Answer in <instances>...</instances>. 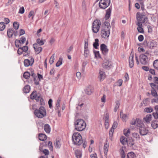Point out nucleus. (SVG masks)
<instances>
[{"label":"nucleus","mask_w":158,"mask_h":158,"mask_svg":"<svg viewBox=\"0 0 158 158\" xmlns=\"http://www.w3.org/2000/svg\"><path fill=\"white\" fill-rule=\"evenodd\" d=\"M137 19L138 22L136 23V24L138 26L137 31L140 33H144V31L142 28V24L143 23L146 25L149 24V23L148 22V18L144 15L140 14L139 12H138L137 14Z\"/></svg>","instance_id":"nucleus-1"},{"label":"nucleus","mask_w":158,"mask_h":158,"mask_svg":"<svg viewBox=\"0 0 158 158\" xmlns=\"http://www.w3.org/2000/svg\"><path fill=\"white\" fill-rule=\"evenodd\" d=\"M75 129L78 131H81L85 129L86 124L84 120L78 119L75 121L74 123Z\"/></svg>","instance_id":"nucleus-2"},{"label":"nucleus","mask_w":158,"mask_h":158,"mask_svg":"<svg viewBox=\"0 0 158 158\" xmlns=\"http://www.w3.org/2000/svg\"><path fill=\"white\" fill-rule=\"evenodd\" d=\"M73 144L75 145H80L83 143V140L81 135L78 132L74 133L72 137Z\"/></svg>","instance_id":"nucleus-3"},{"label":"nucleus","mask_w":158,"mask_h":158,"mask_svg":"<svg viewBox=\"0 0 158 158\" xmlns=\"http://www.w3.org/2000/svg\"><path fill=\"white\" fill-rule=\"evenodd\" d=\"M34 113L36 117L39 118H42L46 115V109L43 106H40L38 109H35Z\"/></svg>","instance_id":"nucleus-4"},{"label":"nucleus","mask_w":158,"mask_h":158,"mask_svg":"<svg viewBox=\"0 0 158 158\" xmlns=\"http://www.w3.org/2000/svg\"><path fill=\"white\" fill-rule=\"evenodd\" d=\"M101 25L100 20L98 19L95 20L92 23V30L94 33H97L99 31Z\"/></svg>","instance_id":"nucleus-5"},{"label":"nucleus","mask_w":158,"mask_h":158,"mask_svg":"<svg viewBox=\"0 0 158 158\" xmlns=\"http://www.w3.org/2000/svg\"><path fill=\"white\" fill-rule=\"evenodd\" d=\"M110 3V0H100L99 6L100 8L104 9L109 6Z\"/></svg>","instance_id":"nucleus-6"},{"label":"nucleus","mask_w":158,"mask_h":158,"mask_svg":"<svg viewBox=\"0 0 158 158\" xmlns=\"http://www.w3.org/2000/svg\"><path fill=\"white\" fill-rule=\"evenodd\" d=\"M41 94L40 93H37L36 90L33 91L31 94L30 96L31 99L32 100H35L37 102L40 101L41 98Z\"/></svg>","instance_id":"nucleus-7"},{"label":"nucleus","mask_w":158,"mask_h":158,"mask_svg":"<svg viewBox=\"0 0 158 158\" xmlns=\"http://www.w3.org/2000/svg\"><path fill=\"white\" fill-rule=\"evenodd\" d=\"M110 30H108L106 29L105 27L102 28V29L101 30V37L104 39H107L109 36L110 35Z\"/></svg>","instance_id":"nucleus-8"},{"label":"nucleus","mask_w":158,"mask_h":158,"mask_svg":"<svg viewBox=\"0 0 158 158\" xmlns=\"http://www.w3.org/2000/svg\"><path fill=\"white\" fill-rule=\"evenodd\" d=\"M100 50L102 55L104 56L105 57H106L107 56L109 51L107 46L105 44H102L100 45Z\"/></svg>","instance_id":"nucleus-9"},{"label":"nucleus","mask_w":158,"mask_h":158,"mask_svg":"<svg viewBox=\"0 0 158 158\" xmlns=\"http://www.w3.org/2000/svg\"><path fill=\"white\" fill-rule=\"evenodd\" d=\"M131 124L132 125H135L139 127V128L144 126L143 121L139 118H136L135 120L132 121Z\"/></svg>","instance_id":"nucleus-10"},{"label":"nucleus","mask_w":158,"mask_h":158,"mask_svg":"<svg viewBox=\"0 0 158 158\" xmlns=\"http://www.w3.org/2000/svg\"><path fill=\"white\" fill-rule=\"evenodd\" d=\"M105 60L102 64V67L107 70H109L112 65L111 62L110 61L106 60V58L105 57Z\"/></svg>","instance_id":"nucleus-11"},{"label":"nucleus","mask_w":158,"mask_h":158,"mask_svg":"<svg viewBox=\"0 0 158 158\" xmlns=\"http://www.w3.org/2000/svg\"><path fill=\"white\" fill-rule=\"evenodd\" d=\"M143 44L146 47H148L150 48L153 49L154 47H156L157 45L156 43L152 41L148 42L145 40L143 43Z\"/></svg>","instance_id":"nucleus-12"},{"label":"nucleus","mask_w":158,"mask_h":158,"mask_svg":"<svg viewBox=\"0 0 158 158\" xmlns=\"http://www.w3.org/2000/svg\"><path fill=\"white\" fill-rule=\"evenodd\" d=\"M139 60L142 64L146 65L148 63V57L147 55L144 54H141L139 56Z\"/></svg>","instance_id":"nucleus-13"},{"label":"nucleus","mask_w":158,"mask_h":158,"mask_svg":"<svg viewBox=\"0 0 158 158\" xmlns=\"http://www.w3.org/2000/svg\"><path fill=\"white\" fill-rule=\"evenodd\" d=\"M139 130V133L142 136H144L146 135L149 132L148 129L145 126H143L140 127L138 128Z\"/></svg>","instance_id":"nucleus-14"},{"label":"nucleus","mask_w":158,"mask_h":158,"mask_svg":"<svg viewBox=\"0 0 158 158\" xmlns=\"http://www.w3.org/2000/svg\"><path fill=\"white\" fill-rule=\"evenodd\" d=\"M26 40V38L24 36H22L20 40L16 39L15 41V45L16 47L19 48L20 46L19 44H23L24 43Z\"/></svg>","instance_id":"nucleus-15"},{"label":"nucleus","mask_w":158,"mask_h":158,"mask_svg":"<svg viewBox=\"0 0 158 158\" xmlns=\"http://www.w3.org/2000/svg\"><path fill=\"white\" fill-rule=\"evenodd\" d=\"M19 48L17 50V53L19 55L22 54L23 52H27L28 49V47L26 45L22 47H19Z\"/></svg>","instance_id":"nucleus-16"},{"label":"nucleus","mask_w":158,"mask_h":158,"mask_svg":"<svg viewBox=\"0 0 158 158\" xmlns=\"http://www.w3.org/2000/svg\"><path fill=\"white\" fill-rule=\"evenodd\" d=\"M34 62V58L31 57V60H30L28 59H25L24 61V64L25 67H27L30 65H32Z\"/></svg>","instance_id":"nucleus-17"},{"label":"nucleus","mask_w":158,"mask_h":158,"mask_svg":"<svg viewBox=\"0 0 158 158\" xmlns=\"http://www.w3.org/2000/svg\"><path fill=\"white\" fill-rule=\"evenodd\" d=\"M105 78V72L102 69L99 70V75L98 78L100 81H103Z\"/></svg>","instance_id":"nucleus-18"},{"label":"nucleus","mask_w":158,"mask_h":158,"mask_svg":"<svg viewBox=\"0 0 158 158\" xmlns=\"http://www.w3.org/2000/svg\"><path fill=\"white\" fill-rule=\"evenodd\" d=\"M33 47L37 54L40 53L42 50V48L41 47H39L36 43L33 44Z\"/></svg>","instance_id":"nucleus-19"},{"label":"nucleus","mask_w":158,"mask_h":158,"mask_svg":"<svg viewBox=\"0 0 158 158\" xmlns=\"http://www.w3.org/2000/svg\"><path fill=\"white\" fill-rule=\"evenodd\" d=\"M152 115L151 114H148L143 119V121L144 123H149L152 120Z\"/></svg>","instance_id":"nucleus-20"},{"label":"nucleus","mask_w":158,"mask_h":158,"mask_svg":"<svg viewBox=\"0 0 158 158\" xmlns=\"http://www.w3.org/2000/svg\"><path fill=\"white\" fill-rule=\"evenodd\" d=\"M127 144L130 147H132L135 144L134 140L131 137L127 138Z\"/></svg>","instance_id":"nucleus-21"},{"label":"nucleus","mask_w":158,"mask_h":158,"mask_svg":"<svg viewBox=\"0 0 158 158\" xmlns=\"http://www.w3.org/2000/svg\"><path fill=\"white\" fill-rule=\"evenodd\" d=\"M111 9L112 8L110 7L106 10V12L105 18L106 20H107L110 18V16Z\"/></svg>","instance_id":"nucleus-22"},{"label":"nucleus","mask_w":158,"mask_h":158,"mask_svg":"<svg viewBox=\"0 0 158 158\" xmlns=\"http://www.w3.org/2000/svg\"><path fill=\"white\" fill-rule=\"evenodd\" d=\"M93 92V89L91 85H89L85 89V93L88 95H90Z\"/></svg>","instance_id":"nucleus-23"},{"label":"nucleus","mask_w":158,"mask_h":158,"mask_svg":"<svg viewBox=\"0 0 158 158\" xmlns=\"http://www.w3.org/2000/svg\"><path fill=\"white\" fill-rule=\"evenodd\" d=\"M151 126L154 129H155L158 127V121L156 120H153L151 122Z\"/></svg>","instance_id":"nucleus-24"},{"label":"nucleus","mask_w":158,"mask_h":158,"mask_svg":"<svg viewBox=\"0 0 158 158\" xmlns=\"http://www.w3.org/2000/svg\"><path fill=\"white\" fill-rule=\"evenodd\" d=\"M127 138H126L125 137L122 136L120 138V141L121 143L123 145H125L127 144Z\"/></svg>","instance_id":"nucleus-25"},{"label":"nucleus","mask_w":158,"mask_h":158,"mask_svg":"<svg viewBox=\"0 0 158 158\" xmlns=\"http://www.w3.org/2000/svg\"><path fill=\"white\" fill-rule=\"evenodd\" d=\"M44 129L45 131L47 133H49L51 131V127L48 124H45L44 127Z\"/></svg>","instance_id":"nucleus-26"},{"label":"nucleus","mask_w":158,"mask_h":158,"mask_svg":"<svg viewBox=\"0 0 158 158\" xmlns=\"http://www.w3.org/2000/svg\"><path fill=\"white\" fill-rule=\"evenodd\" d=\"M39 139L40 140L44 141L47 139V136L44 134L40 133L39 135Z\"/></svg>","instance_id":"nucleus-27"},{"label":"nucleus","mask_w":158,"mask_h":158,"mask_svg":"<svg viewBox=\"0 0 158 158\" xmlns=\"http://www.w3.org/2000/svg\"><path fill=\"white\" fill-rule=\"evenodd\" d=\"M7 34L9 38L11 37L13 34V28H10L7 31Z\"/></svg>","instance_id":"nucleus-28"},{"label":"nucleus","mask_w":158,"mask_h":158,"mask_svg":"<svg viewBox=\"0 0 158 158\" xmlns=\"http://www.w3.org/2000/svg\"><path fill=\"white\" fill-rule=\"evenodd\" d=\"M30 90V86L29 85H27L23 88V91L24 93H28Z\"/></svg>","instance_id":"nucleus-29"},{"label":"nucleus","mask_w":158,"mask_h":158,"mask_svg":"<svg viewBox=\"0 0 158 158\" xmlns=\"http://www.w3.org/2000/svg\"><path fill=\"white\" fill-rule=\"evenodd\" d=\"M127 157V158H136V154L133 152H131L128 153Z\"/></svg>","instance_id":"nucleus-30"},{"label":"nucleus","mask_w":158,"mask_h":158,"mask_svg":"<svg viewBox=\"0 0 158 158\" xmlns=\"http://www.w3.org/2000/svg\"><path fill=\"white\" fill-rule=\"evenodd\" d=\"M108 147L109 145L107 142L106 141L105 143L104 146V151L105 154H107V152L108 151Z\"/></svg>","instance_id":"nucleus-31"},{"label":"nucleus","mask_w":158,"mask_h":158,"mask_svg":"<svg viewBox=\"0 0 158 158\" xmlns=\"http://www.w3.org/2000/svg\"><path fill=\"white\" fill-rule=\"evenodd\" d=\"M153 110L152 107H146L144 109V112L150 113L153 111Z\"/></svg>","instance_id":"nucleus-32"},{"label":"nucleus","mask_w":158,"mask_h":158,"mask_svg":"<svg viewBox=\"0 0 158 158\" xmlns=\"http://www.w3.org/2000/svg\"><path fill=\"white\" fill-rule=\"evenodd\" d=\"M99 40L98 39H96L95 40V42L93 43V46L94 47L97 49L98 48V47L99 46Z\"/></svg>","instance_id":"nucleus-33"},{"label":"nucleus","mask_w":158,"mask_h":158,"mask_svg":"<svg viewBox=\"0 0 158 158\" xmlns=\"http://www.w3.org/2000/svg\"><path fill=\"white\" fill-rule=\"evenodd\" d=\"M104 25L103 26V28L105 27L106 29H108V30H110L111 26L109 23L105 21L104 23Z\"/></svg>","instance_id":"nucleus-34"},{"label":"nucleus","mask_w":158,"mask_h":158,"mask_svg":"<svg viewBox=\"0 0 158 158\" xmlns=\"http://www.w3.org/2000/svg\"><path fill=\"white\" fill-rule=\"evenodd\" d=\"M149 85L152 88L151 89L158 90V85H156L154 83H150Z\"/></svg>","instance_id":"nucleus-35"},{"label":"nucleus","mask_w":158,"mask_h":158,"mask_svg":"<svg viewBox=\"0 0 158 158\" xmlns=\"http://www.w3.org/2000/svg\"><path fill=\"white\" fill-rule=\"evenodd\" d=\"M132 136L137 140H139L140 139V136L139 134L137 133H133L132 134Z\"/></svg>","instance_id":"nucleus-36"},{"label":"nucleus","mask_w":158,"mask_h":158,"mask_svg":"<svg viewBox=\"0 0 158 158\" xmlns=\"http://www.w3.org/2000/svg\"><path fill=\"white\" fill-rule=\"evenodd\" d=\"M120 105V102L119 101H117L116 102V105H115L114 111L115 112H116L118 109Z\"/></svg>","instance_id":"nucleus-37"},{"label":"nucleus","mask_w":158,"mask_h":158,"mask_svg":"<svg viewBox=\"0 0 158 158\" xmlns=\"http://www.w3.org/2000/svg\"><path fill=\"white\" fill-rule=\"evenodd\" d=\"M6 27L5 23L4 22H0V31L4 30Z\"/></svg>","instance_id":"nucleus-38"},{"label":"nucleus","mask_w":158,"mask_h":158,"mask_svg":"<svg viewBox=\"0 0 158 158\" xmlns=\"http://www.w3.org/2000/svg\"><path fill=\"white\" fill-rule=\"evenodd\" d=\"M30 75L31 74L29 72H26L24 73L23 77L25 78L28 79L29 78Z\"/></svg>","instance_id":"nucleus-39"},{"label":"nucleus","mask_w":158,"mask_h":158,"mask_svg":"<svg viewBox=\"0 0 158 158\" xmlns=\"http://www.w3.org/2000/svg\"><path fill=\"white\" fill-rule=\"evenodd\" d=\"M62 58L61 57H60L58 61L56 64V66L57 67H59L60 65L62 64Z\"/></svg>","instance_id":"nucleus-40"},{"label":"nucleus","mask_w":158,"mask_h":158,"mask_svg":"<svg viewBox=\"0 0 158 158\" xmlns=\"http://www.w3.org/2000/svg\"><path fill=\"white\" fill-rule=\"evenodd\" d=\"M150 99L148 98H146L143 100V103L145 106H147L149 104Z\"/></svg>","instance_id":"nucleus-41"},{"label":"nucleus","mask_w":158,"mask_h":158,"mask_svg":"<svg viewBox=\"0 0 158 158\" xmlns=\"http://www.w3.org/2000/svg\"><path fill=\"white\" fill-rule=\"evenodd\" d=\"M76 156L77 158H81L82 156L81 153L80 151H76L75 152Z\"/></svg>","instance_id":"nucleus-42"},{"label":"nucleus","mask_w":158,"mask_h":158,"mask_svg":"<svg viewBox=\"0 0 158 158\" xmlns=\"http://www.w3.org/2000/svg\"><path fill=\"white\" fill-rule=\"evenodd\" d=\"M151 94L153 97H156L158 96V95L156 91L155 90H151Z\"/></svg>","instance_id":"nucleus-43"},{"label":"nucleus","mask_w":158,"mask_h":158,"mask_svg":"<svg viewBox=\"0 0 158 158\" xmlns=\"http://www.w3.org/2000/svg\"><path fill=\"white\" fill-rule=\"evenodd\" d=\"M55 146L56 148H59L61 146V144L59 140H56V142L55 143Z\"/></svg>","instance_id":"nucleus-44"},{"label":"nucleus","mask_w":158,"mask_h":158,"mask_svg":"<svg viewBox=\"0 0 158 158\" xmlns=\"http://www.w3.org/2000/svg\"><path fill=\"white\" fill-rule=\"evenodd\" d=\"M153 66L154 68L157 69H158V60H155L153 62Z\"/></svg>","instance_id":"nucleus-45"},{"label":"nucleus","mask_w":158,"mask_h":158,"mask_svg":"<svg viewBox=\"0 0 158 158\" xmlns=\"http://www.w3.org/2000/svg\"><path fill=\"white\" fill-rule=\"evenodd\" d=\"M36 42L40 45L41 46L44 44V42L42 40H40V38L37 39Z\"/></svg>","instance_id":"nucleus-46"},{"label":"nucleus","mask_w":158,"mask_h":158,"mask_svg":"<svg viewBox=\"0 0 158 158\" xmlns=\"http://www.w3.org/2000/svg\"><path fill=\"white\" fill-rule=\"evenodd\" d=\"M13 27L15 30H17L19 27V24L18 23L16 22H15L13 24Z\"/></svg>","instance_id":"nucleus-47"},{"label":"nucleus","mask_w":158,"mask_h":158,"mask_svg":"<svg viewBox=\"0 0 158 158\" xmlns=\"http://www.w3.org/2000/svg\"><path fill=\"white\" fill-rule=\"evenodd\" d=\"M120 116L123 120H125L127 117L126 114H123L122 112H121L120 113Z\"/></svg>","instance_id":"nucleus-48"},{"label":"nucleus","mask_w":158,"mask_h":158,"mask_svg":"<svg viewBox=\"0 0 158 158\" xmlns=\"http://www.w3.org/2000/svg\"><path fill=\"white\" fill-rule=\"evenodd\" d=\"M130 133V130L129 129L128 130L125 129L124 130V134L126 137L128 136V134Z\"/></svg>","instance_id":"nucleus-49"},{"label":"nucleus","mask_w":158,"mask_h":158,"mask_svg":"<svg viewBox=\"0 0 158 158\" xmlns=\"http://www.w3.org/2000/svg\"><path fill=\"white\" fill-rule=\"evenodd\" d=\"M94 52L95 54V56L96 57H98L99 58H101V56L99 51L94 50Z\"/></svg>","instance_id":"nucleus-50"},{"label":"nucleus","mask_w":158,"mask_h":158,"mask_svg":"<svg viewBox=\"0 0 158 158\" xmlns=\"http://www.w3.org/2000/svg\"><path fill=\"white\" fill-rule=\"evenodd\" d=\"M54 56H55V54H53L51 57V58L49 60V62L50 64H52L54 61Z\"/></svg>","instance_id":"nucleus-51"},{"label":"nucleus","mask_w":158,"mask_h":158,"mask_svg":"<svg viewBox=\"0 0 158 158\" xmlns=\"http://www.w3.org/2000/svg\"><path fill=\"white\" fill-rule=\"evenodd\" d=\"M152 103H156L158 104V97H155L151 100Z\"/></svg>","instance_id":"nucleus-52"},{"label":"nucleus","mask_w":158,"mask_h":158,"mask_svg":"<svg viewBox=\"0 0 158 158\" xmlns=\"http://www.w3.org/2000/svg\"><path fill=\"white\" fill-rule=\"evenodd\" d=\"M60 100L59 99H58L56 103V109H58L59 107H60Z\"/></svg>","instance_id":"nucleus-53"},{"label":"nucleus","mask_w":158,"mask_h":158,"mask_svg":"<svg viewBox=\"0 0 158 158\" xmlns=\"http://www.w3.org/2000/svg\"><path fill=\"white\" fill-rule=\"evenodd\" d=\"M134 54H132V52L131 53L129 57V61H132L134 62Z\"/></svg>","instance_id":"nucleus-54"},{"label":"nucleus","mask_w":158,"mask_h":158,"mask_svg":"<svg viewBox=\"0 0 158 158\" xmlns=\"http://www.w3.org/2000/svg\"><path fill=\"white\" fill-rule=\"evenodd\" d=\"M89 51L88 49H85L84 50V56L85 57H86L89 54Z\"/></svg>","instance_id":"nucleus-55"},{"label":"nucleus","mask_w":158,"mask_h":158,"mask_svg":"<svg viewBox=\"0 0 158 158\" xmlns=\"http://www.w3.org/2000/svg\"><path fill=\"white\" fill-rule=\"evenodd\" d=\"M105 118V123H109V115L107 113L106 114Z\"/></svg>","instance_id":"nucleus-56"},{"label":"nucleus","mask_w":158,"mask_h":158,"mask_svg":"<svg viewBox=\"0 0 158 158\" xmlns=\"http://www.w3.org/2000/svg\"><path fill=\"white\" fill-rule=\"evenodd\" d=\"M42 152L45 154V156H48L49 154V152L48 150L44 149L43 150Z\"/></svg>","instance_id":"nucleus-57"},{"label":"nucleus","mask_w":158,"mask_h":158,"mask_svg":"<svg viewBox=\"0 0 158 158\" xmlns=\"http://www.w3.org/2000/svg\"><path fill=\"white\" fill-rule=\"evenodd\" d=\"M48 145L49 146V148L52 151L53 150V148L52 146V143L51 141H49L48 143Z\"/></svg>","instance_id":"nucleus-58"},{"label":"nucleus","mask_w":158,"mask_h":158,"mask_svg":"<svg viewBox=\"0 0 158 158\" xmlns=\"http://www.w3.org/2000/svg\"><path fill=\"white\" fill-rule=\"evenodd\" d=\"M147 26V27L148 28V32L149 33H151L152 32V27L150 26L149 24H148Z\"/></svg>","instance_id":"nucleus-59"},{"label":"nucleus","mask_w":158,"mask_h":158,"mask_svg":"<svg viewBox=\"0 0 158 158\" xmlns=\"http://www.w3.org/2000/svg\"><path fill=\"white\" fill-rule=\"evenodd\" d=\"M34 13V12L33 11H32V10L29 13L28 16V17L29 18H30L31 16H33L32 18V19H33V18Z\"/></svg>","instance_id":"nucleus-60"},{"label":"nucleus","mask_w":158,"mask_h":158,"mask_svg":"<svg viewBox=\"0 0 158 158\" xmlns=\"http://www.w3.org/2000/svg\"><path fill=\"white\" fill-rule=\"evenodd\" d=\"M31 76H32L33 78V80L34 79H35L37 78V77L36 76V75L35 74H34L33 73V71H31Z\"/></svg>","instance_id":"nucleus-61"},{"label":"nucleus","mask_w":158,"mask_h":158,"mask_svg":"<svg viewBox=\"0 0 158 158\" xmlns=\"http://www.w3.org/2000/svg\"><path fill=\"white\" fill-rule=\"evenodd\" d=\"M19 36H20L25 34V31L23 29H21L19 30Z\"/></svg>","instance_id":"nucleus-62"},{"label":"nucleus","mask_w":158,"mask_h":158,"mask_svg":"<svg viewBox=\"0 0 158 158\" xmlns=\"http://www.w3.org/2000/svg\"><path fill=\"white\" fill-rule=\"evenodd\" d=\"M152 114L155 119H156L158 118V113L156 112H153Z\"/></svg>","instance_id":"nucleus-63"},{"label":"nucleus","mask_w":158,"mask_h":158,"mask_svg":"<svg viewBox=\"0 0 158 158\" xmlns=\"http://www.w3.org/2000/svg\"><path fill=\"white\" fill-rule=\"evenodd\" d=\"M144 39V37L143 35H140L138 37V40L139 42H142Z\"/></svg>","instance_id":"nucleus-64"}]
</instances>
